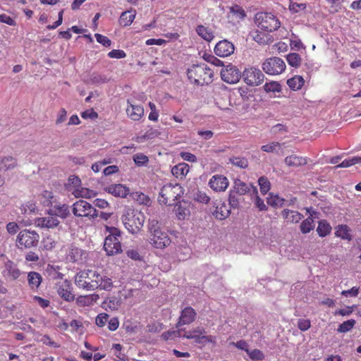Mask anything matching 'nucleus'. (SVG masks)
I'll return each instance as SVG.
<instances>
[{
  "instance_id": "nucleus-1",
  "label": "nucleus",
  "mask_w": 361,
  "mask_h": 361,
  "mask_svg": "<svg viewBox=\"0 0 361 361\" xmlns=\"http://www.w3.org/2000/svg\"><path fill=\"white\" fill-rule=\"evenodd\" d=\"M75 283L79 288L87 291L98 288L109 290L113 286L111 279L91 269H85L77 273L75 276Z\"/></svg>"
},
{
  "instance_id": "nucleus-2",
  "label": "nucleus",
  "mask_w": 361,
  "mask_h": 361,
  "mask_svg": "<svg viewBox=\"0 0 361 361\" xmlns=\"http://www.w3.org/2000/svg\"><path fill=\"white\" fill-rule=\"evenodd\" d=\"M121 221L125 228L131 234L138 233L142 228L145 216V214L132 208L124 210Z\"/></svg>"
},
{
  "instance_id": "nucleus-3",
  "label": "nucleus",
  "mask_w": 361,
  "mask_h": 361,
  "mask_svg": "<svg viewBox=\"0 0 361 361\" xmlns=\"http://www.w3.org/2000/svg\"><path fill=\"white\" fill-rule=\"evenodd\" d=\"M188 78L198 85L209 84L212 82L213 71L205 63L193 65L188 70Z\"/></svg>"
},
{
  "instance_id": "nucleus-4",
  "label": "nucleus",
  "mask_w": 361,
  "mask_h": 361,
  "mask_svg": "<svg viewBox=\"0 0 361 361\" xmlns=\"http://www.w3.org/2000/svg\"><path fill=\"white\" fill-rule=\"evenodd\" d=\"M184 192V188L179 183H166L160 189L158 201L161 204L171 205L183 195Z\"/></svg>"
},
{
  "instance_id": "nucleus-5",
  "label": "nucleus",
  "mask_w": 361,
  "mask_h": 361,
  "mask_svg": "<svg viewBox=\"0 0 361 361\" xmlns=\"http://www.w3.org/2000/svg\"><path fill=\"white\" fill-rule=\"evenodd\" d=\"M109 235L106 237L104 248L108 255H114L121 252L122 247L120 242L121 231L118 228L106 226Z\"/></svg>"
},
{
  "instance_id": "nucleus-6",
  "label": "nucleus",
  "mask_w": 361,
  "mask_h": 361,
  "mask_svg": "<svg viewBox=\"0 0 361 361\" xmlns=\"http://www.w3.org/2000/svg\"><path fill=\"white\" fill-rule=\"evenodd\" d=\"M255 23L259 28L269 32L276 30L281 26V23L276 17L267 12L257 13L255 15Z\"/></svg>"
},
{
  "instance_id": "nucleus-7",
  "label": "nucleus",
  "mask_w": 361,
  "mask_h": 361,
  "mask_svg": "<svg viewBox=\"0 0 361 361\" xmlns=\"http://www.w3.org/2000/svg\"><path fill=\"white\" fill-rule=\"evenodd\" d=\"M150 237L149 243L157 249H164L168 247L171 243V238L168 233L159 228L152 225L149 228Z\"/></svg>"
},
{
  "instance_id": "nucleus-8",
  "label": "nucleus",
  "mask_w": 361,
  "mask_h": 361,
  "mask_svg": "<svg viewBox=\"0 0 361 361\" xmlns=\"http://www.w3.org/2000/svg\"><path fill=\"white\" fill-rule=\"evenodd\" d=\"M73 214L78 217H86L94 219L98 216L97 210L89 202L80 200L72 206Z\"/></svg>"
},
{
  "instance_id": "nucleus-9",
  "label": "nucleus",
  "mask_w": 361,
  "mask_h": 361,
  "mask_svg": "<svg viewBox=\"0 0 361 361\" xmlns=\"http://www.w3.org/2000/svg\"><path fill=\"white\" fill-rule=\"evenodd\" d=\"M284 61L277 56L267 59L262 64V68L265 73L269 75H278L286 70Z\"/></svg>"
},
{
  "instance_id": "nucleus-10",
  "label": "nucleus",
  "mask_w": 361,
  "mask_h": 361,
  "mask_svg": "<svg viewBox=\"0 0 361 361\" xmlns=\"http://www.w3.org/2000/svg\"><path fill=\"white\" fill-rule=\"evenodd\" d=\"M39 240V235L36 231L25 229L18 233L16 243L20 248H30L36 247Z\"/></svg>"
},
{
  "instance_id": "nucleus-11",
  "label": "nucleus",
  "mask_w": 361,
  "mask_h": 361,
  "mask_svg": "<svg viewBox=\"0 0 361 361\" xmlns=\"http://www.w3.org/2000/svg\"><path fill=\"white\" fill-rule=\"evenodd\" d=\"M245 82L250 86H258L264 80V75L257 68L250 67L245 69L243 74Z\"/></svg>"
},
{
  "instance_id": "nucleus-12",
  "label": "nucleus",
  "mask_w": 361,
  "mask_h": 361,
  "mask_svg": "<svg viewBox=\"0 0 361 361\" xmlns=\"http://www.w3.org/2000/svg\"><path fill=\"white\" fill-rule=\"evenodd\" d=\"M204 329L202 327H197L191 331H185L183 334V337L188 339H194L195 341L200 344H204L207 343H213L215 341V338L212 336H205Z\"/></svg>"
},
{
  "instance_id": "nucleus-13",
  "label": "nucleus",
  "mask_w": 361,
  "mask_h": 361,
  "mask_svg": "<svg viewBox=\"0 0 361 361\" xmlns=\"http://www.w3.org/2000/svg\"><path fill=\"white\" fill-rule=\"evenodd\" d=\"M241 72L234 66L229 64L221 71V79L229 84L238 82L241 78Z\"/></svg>"
},
{
  "instance_id": "nucleus-14",
  "label": "nucleus",
  "mask_w": 361,
  "mask_h": 361,
  "mask_svg": "<svg viewBox=\"0 0 361 361\" xmlns=\"http://www.w3.org/2000/svg\"><path fill=\"white\" fill-rule=\"evenodd\" d=\"M57 293L66 302L73 301L75 295L72 293V283L68 280L65 279L63 281L58 282L56 284Z\"/></svg>"
},
{
  "instance_id": "nucleus-15",
  "label": "nucleus",
  "mask_w": 361,
  "mask_h": 361,
  "mask_svg": "<svg viewBox=\"0 0 361 361\" xmlns=\"http://www.w3.org/2000/svg\"><path fill=\"white\" fill-rule=\"evenodd\" d=\"M87 257V252L82 249L71 246L67 250L66 259L69 262L82 264L85 262Z\"/></svg>"
},
{
  "instance_id": "nucleus-16",
  "label": "nucleus",
  "mask_w": 361,
  "mask_h": 361,
  "mask_svg": "<svg viewBox=\"0 0 361 361\" xmlns=\"http://www.w3.org/2000/svg\"><path fill=\"white\" fill-rule=\"evenodd\" d=\"M22 271L18 269V265L11 259L4 262V269L2 274L9 280H17L22 274Z\"/></svg>"
},
{
  "instance_id": "nucleus-17",
  "label": "nucleus",
  "mask_w": 361,
  "mask_h": 361,
  "mask_svg": "<svg viewBox=\"0 0 361 361\" xmlns=\"http://www.w3.org/2000/svg\"><path fill=\"white\" fill-rule=\"evenodd\" d=\"M144 112V108L141 105L135 104L133 100L128 99L126 114L131 120L140 121L143 117Z\"/></svg>"
},
{
  "instance_id": "nucleus-18",
  "label": "nucleus",
  "mask_w": 361,
  "mask_h": 361,
  "mask_svg": "<svg viewBox=\"0 0 361 361\" xmlns=\"http://www.w3.org/2000/svg\"><path fill=\"white\" fill-rule=\"evenodd\" d=\"M235 47L227 39L221 40L214 47V53L219 57H227L233 54Z\"/></svg>"
},
{
  "instance_id": "nucleus-19",
  "label": "nucleus",
  "mask_w": 361,
  "mask_h": 361,
  "mask_svg": "<svg viewBox=\"0 0 361 361\" xmlns=\"http://www.w3.org/2000/svg\"><path fill=\"white\" fill-rule=\"evenodd\" d=\"M191 204L187 201H180L174 206V213L178 220L188 219L191 214Z\"/></svg>"
},
{
  "instance_id": "nucleus-20",
  "label": "nucleus",
  "mask_w": 361,
  "mask_h": 361,
  "mask_svg": "<svg viewBox=\"0 0 361 361\" xmlns=\"http://www.w3.org/2000/svg\"><path fill=\"white\" fill-rule=\"evenodd\" d=\"M228 185V178L222 175H214L209 181V187L215 192L225 191Z\"/></svg>"
},
{
  "instance_id": "nucleus-21",
  "label": "nucleus",
  "mask_w": 361,
  "mask_h": 361,
  "mask_svg": "<svg viewBox=\"0 0 361 361\" xmlns=\"http://www.w3.org/2000/svg\"><path fill=\"white\" fill-rule=\"evenodd\" d=\"M59 223L58 217L53 214L35 219V225L39 228H54L59 226Z\"/></svg>"
},
{
  "instance_id": "nucleus-22",
  "label": "nucleus",
  "mask_w": 361,
  "mask_h": 361,
  "mask_svg": "<svg viewBox=\"0 0 361 361\" xmlns=\"http://www.w3.org/2000/svg\"><path fill=\"white\" fill-rule=\"evenodd\" d=\"M195 317L196 312L193 308L191 307H185L179 317L177 326L191 324L195 320Z\"/></svg>"
},
{
  "instance_id": "nucleus-23",
  "label": "nucleus",
  "mask_w": 361,
  "mask_h": 361,
  "mask_svg": "<svg viewBox=\"0 0 361 361\" xmlns=\"http://www.w3.org/2000/svg\"><path fill=\"white\" fill-rule=\"evenodd\" d=\"M69 192L76 198L90 199L97 195L94 190L83 188L81 185L78 188H70Z\"/></svg>"
},
{
  "instance_id": "nucleus-24",
  "label": "nucleus",
  "mask_w": 361,
  "mask_h": 361,
  "mask_svg": "<svg viewBox=\"0 0 361 361\" xmlns=\"http://www.w3.org/2000/svg\"><path fill=\"white\" fill-rule=\"evenodd\" d=\"M105 190L114 195L115 197H126L130 190H129V188L126 187L123 184H113V185H111L108 187H106L105 188Z\"/></svg>"
},
{
  "instance_id": "nucleus-25",
  "label": "nucleus",
  "mask_w": 361,
  "mask_h": 361,
  "mask_svg": "<svg viewBox=\"0 0 361 361\" xmlns=\"http://www.w3.org/2000/svg\"><path fill=\"white\" fill-rule=\"evenodd\" d=\"M252 185H247L240 179H235L234 180L233 189V192H236L240 195H245L246 193L250 192V195L252 194Z\"/></svg>"
},
{
  "instance_id": "nucleus-26",
  "label": "nucleus",
  "mask_w": 361,
  "mask_h": 361,
  "mask_svg": "<svg viewBox=\"0 0 361 361\" xmlns=\"http://www.w3.org/2000/svg\"><path fill=\"white\" fill-rule=\"evenodd\" d=\"M190 171L189 165L186 163L182 162L171 169L172 174L177 178L183 179L188 173Z\"/></svg>"
},
{
  "instance_id": "nucleus-27",
  "label": "nucleus",
  "mask_w": 361,
  "mask_h": 361,
  "mask_svg": "<svg viewBox=\"0 0 361 361\" xmlns=\"http://www.w3.org/2000/svg\"><path fill=\"white\" fill-rule=\"evenodd\" d=\"M281 215L288 223H298L302 217V215L298 212L288 209H283Z\"/></svg>"
},
{
  "instance_id": "nucleus-28",
  "label": "nucleus",
  "mask_w": 361,
  "mask_h": 361,
  "mask_svg": "<svg viewBox=\"0 0 361 361\" xmlns=\"http://www.w3.org/2000/svg\"><path fill=\"white\" fill-rule=\"evenodd\" d=\"M335 230L336 236L348 241L352 240L353 236L351 235V229L348 226L345 224H341L336 226Z\"/></svg>"
},
{
  "instance_id": "nucleus-29",
  "label": "nucleus",
  "mask_w": 361,
  "mask_h": 361,
  "mask_svg": "<svg viewBox=\"0 0 361 361\" xmlns=\"http://www.w3.org/2000/svg\"><path fill=\"white\" fill-rule=\"evenodd\" d=\"M196 32L201 38L207 42H211L214 38V35L212 29L203 25H197Z\"/></svg>"
},
{
  "instance_id": "nucleus-30",
  "label": "nucleus",
  "mask_w": 361,
  "mask_h": 361,
  "mask_svg": "<svg viewBox=\"0 0 361 361\" xmlns=\"http://www.w3.org/2000/svg\"><path fill=\"white\" fill-rule=\"evenodd\" d=\"M136 12L135 10H129L121 13L119 23L123 26L130 25L135 18Z\"/></svg>"
},
{
  "instance_id": "nucleus-31",
  "label": "nucleus",
  "mask_w": 361,
  "mask_h": 361,
  "mask_svg": "<svg viewBox=\"0 0 361 361\" xmlns=\"http://www.w3.org/2000/svg\"><path fill=\"white\" fill-rule=\"evenodd\" d=\"M99 298V295L96 294L80 295L76 298V302L80 306H90L95 302Z\"/></svg>"
},
{
  "instance_id": "nucleus-32",
  "label": "nucleus",
  "mask_w": 361,
  "mask_h": 361,
  "mask_svg": "<svg viewBox=\"0 0 361 361\" xmlns=\"http://www.w3.org/2000/svg\"><path fill=\"white\" fill-rule=\"evenodd\" d=\"M230 214V210L226 204L222 203L216 207L215 210L213 212V215L216 219L223 220L226 219Z\"/></svg>"
},
{
  "instance_id": "nucleus-33",
  "label": "nucleus",
  "mask_w": 361,
  "mask_h": 361,
  "mask_svg": "<svg viewBox=\"0 0 361 361\" xmlns=\"http://www.w3.org/2000/svg\"><path fill=\"white\" fill-rule=\"evenodd\" d=\"M16 160L13 157H4L0 159V171L12 169L16 166Z\"/></svg>"
},
{
  "instance_id": "nucleus-34",
  "label": "nucleus",
  "mask_w": 361,
  "mask_h": 361,
  "mask_svg": "<svg viewBox=\"0 0 361 361\" xmlns=\"http://www.w3.org/2000/svg\"><path fill=\"white\" fill-rule=\"evenodd\" d=\"M304 83L305 80L300 75H295L287 80V85L294 91L300 90L304 85Z\"/></svg>"
},
{
  "instance_id": "nucleus-35",
  "label": "nucleus",
  "mask_w": 361,
  "mask_h": 361,
  "mask_svg": "<svg viewBox=\"0 0 361 361\" xmlns=\"http://www.w3.org/2000/svg\"><path fill=\"white\" fill-rule=\"evenodd\" d=\"M285 163L288 166H300L306 164V159L297 155H290L285 159Z\"/></svg>"
},
{
  "instance_id": "nucleus-36",
  "label": "nucleus",
  "mask_w": 361,
  "mask_h": 361,
  "mask_svg": "<svg viewBox=\"0 0 361 361\" xmlns=\"http://www.w3.org/2000/svg\"><path fill=\"white\" fill-rule=\"evenodd\" d=\"M27 281L31 288H37L42 282V276L37 272L31 271L27 275Z\"/></svg>"
},
{
  "instance_id": "nucleus-37",
  "label": "nucleus",
  "mask_w": 361,
  "mask_h": 361,
  "mask_svg": "<svg viewBox=\"0 0 361 361\" xmlns=\"http://www.w3.org/2000/svg\"><path fill=\"white\" fill-rule=\"evenodd\" d=\"M286 200L283 198L280 197L278 195H274L269 193L267 197L268 204L274 207H281L285 205Z\"/></svg>"
},
{
  "instance_id": "nucleus-38",
  "label": "nucleus",
  "mask_w": 361,
  "mask_h": 361,
  "mask_svg": "<svg viewBox=\"0 0 361 361\" xmlns=\"http://www.w3.org/2000/svg\"><path fill=\"white\" fill-rule=\"evenodd\" d=\"M317 231L320 237H325L331 233V226L326 221H320Z\"/></svg>"
},
{
  "instance_id": "nucleus-39",
  "label": "nucleus",
  "mask_w": 361,
  "mask_h": 361,
  "mask_svg": "<svg viewBox=\"0 0 361 361\" xmlns=\"http://www.w3.org/2000/svg\"><path fill=\"white\" fill-rule=\"evenodd\" d=\"M252 194L255 196V204L260 211H267V207L264 204V200L258 196V190L256 186H252Z\"/></svg>"
},
{
  "instance_id": "nucleus-40",
  "label": "nucleus",
  "mask_w": 361,
  "mask_h": 361,
  "mask_svg": "<svg viewBox=\"0 0 361 361\" xmlns=\"http://www.w3.org/2000/svg\"><path fill=\"white\" fill-rule=\"evenodd\" d=\"M59 267L48 264L46 271L52 279H63V274L59 271Z\"/></svg>"
},
{
  "instance_id": "nucleus-41",
  "label": "nucleus",
  "mask_w": 361,
  "mask_h": 361,
  "mask_svg": "<svg viewBox=\"0 0 361 361\" xmlns=\"http://www.w3.org/2000/svg\"><path fill=\"white\" fill-rule=\"evenodd\" d=\"M286 60L288 63L295 68H298L301 64V57L297 53H290L287 55Z\"/></svg>"
},
{
  "instance_id": "nucleus-42",
  "label": "nucleus",
  "mask_w": 361,
  "mask_h": 361,
  "mask_svg": "<svg viewBox=\"0 0 361 361\" xmlns=\"http://www.w3.org/2000/svg\"><path fill=\"white\" fill-rule=\"evenodd\" d=\"M314 227L312 217H307L300 224V231L302 233H310Z\"/></svg>"
},
{
  "instance_id": "nucleus-43",
  "label": "nucleus",
  "mask_w": 361,
  "mask_h": 361,
  "mask_svg": "<svg viewBox=\"0 0 361 361\" xmlns=\"http://www.w3.org/2000/svg\"><path fill=\"white\" fill-rule=\"evenodd\" d=\"M264 89L267 92H280L281 91V86L280 83L276 81L267 82L264 85Z\"/></svg>"
},
{
  "instance_id": "nucleus-44",
  "label": "nucleus",
  "mask_w": 361,
  "mask_h": 361,
  "mask_svg": "<svg viewBox=\"0 0 361 361\" xmlns=\"http://www.w3.org/2000/svg\"><path fill=\"white\" fill-rule=\"evenodd\" d=\"M250 35L252 37L253 39L259 43L264 44L267 42V35L262 33L258 30H253L250 32Z\"/></svg>"
},
{
  "instance_id": "nucleus-45",
  "label": "nucleus",
  "mask_w": 361,
  "mask_h": 361,
  "mask_svg": "<svg viewBox=\"0 0 361 361\" xmlns=\"http://www.w3.org/2000/svg\"><path fill=\"white\" fill-rule=\"evenodd\" d=\"M258 183L260 188V192L262 195H265L268 192V191L271 188V183L267 179V178L264 176H262L258 180Z\"/></svg>"
},
{
  "instance_id": "nucleus-46",
  "label": "nucleus",
  "mask_w": 361,
  "mask_h": 361,
  "mask_svg": "<svg viewBox=\"0 0 361 361\" xmlns=\"http://www.w3.org/2000/svg\"><path fill=\"white\" fill-rule=\"evenodd\" d=\"M261 149L266 152H275L279 154L281 149V144L278 142H273L269 144L262 145Z\"/></svg>"
},
{
  "instance_id": "nucleus-47",
  "label": "nucleus",
  "mask_w": 361,
  "mask_h": 361,
  "mask_svg": "<svg viewBox=\"0 0 361 361\" xmlns=\"http://www.w3.org/2000/svg\"><path fill=\"white\" fill-rule=\"evenodd\" d=\"M230 13L238 20H243L246 16L243 8L238 5L231 6L230 8Z\"/></svg>"
},
{
  "instance_id": "nucleus-48",
  "label": "nucleus",
  "mask_w": 361,
  "mask_h": 361,
  "mask_svg": "<svg viewBox=\"0 0 361 361\" xmlns=\"http://www.w3.org/2000/svg\"><path fill=\"white\" fill-rule=\"evenodd\" d=\"M356 322L355 319L347 320L341 324L338 328V331L340 333H346L350 331L355 326Z\"/></svg>"
},
{
  "instance_id": "nucleus-49",
  "label": "nucleus",
  "mask_w": 361,
  "mask_h": 361,
  "mask_svg": "<svg viewBox=\"0 0 361 361\" xmlns=\"http://www.w3.org/2000/svg\"><path fill=\"white\" fill-rule=\"evenodd\" d=\"M361 162V157H354L352 158L345 159L340 164L337 165V168H347L355 164Z\"/></svg>"
},
{
  "instance_id": "nucleus-50",
  "label": "nucleus",
  "mask_w": 361,
  "mask_h": 361,
  "mask_svg": "<svg viewBox=\"0 0 361 361\" xmlns=\"http://www.w3.org/2000/svg\"><path fill=\"white\" fill-rule=\"evenodd\" d=\"M183 330L179 329L178 331L172 330L168 331L162 334L161 337L164 340L168 341L174 339L177 337H183Z\"/></svg>"
},
{
  "instance_id": "nucleus-51",
  "label": "nucleus",
  "mask_w": 361,
  "mask_h": 361,
  "mask_svg": "<svg viewBox=\"0 0 361 361\" xmlns=\"http://www.w3.org/2000/svg\"><path fill=\"white\" fill-rule=\"evenodd\" d=\"M90 81L93 84H102L108 81V78L102 74L94 73L90 76Z\"/></svg>"
},
{
  "instance_id": "nucleus-52",
  "label": "nucleus",
  "mask_w": 361,
  "mask_h": 361,
  "mask_svg": "<svg viewBox=\"0 0 361 361\" xmlns=\"http://www.w3.org/2000/svg\"><path fill=\"white\" fill-rule=\"evenodd\" d=\"M54 195L51 192L45 190L41 195V202L44 206H50L53 202Z\"/></svg>"
},
{
  "instance_id": "nucleus-53",
  "label": "nucleus",
  "mask_w": 361,
  "mask_h": 361,
  "mask_svg": "<svg viewBox=\"0 0 361 361\" xmlns=\"http://www.w3.org/2000/svg\"><path fill=\"white\" fill-rule=\"evenodd\" d=\"M247 354L248 355L249 357L255 361L257 360H262L264 358V355L259 349H254V350H250L247 351Z\"/></svg>"
},
{
  "instance_id": "nucleus-54",
  "label": "nucleus",
  "mask_w": 361,
  "mask_h": 361,
  "mask_svg": "<svg viewBox=\"0 0 361 361\" xmlns=\"http://www.w3.org/2000/svg\"><path fill=\"white\" fill-rule=\"evenodd\" d=\"M230 162L240 169H245L248 166V161L243 157H233L230 159Z\"/></svg>"
},
{
  "instance_id": "nucleus-55",
  "label": "nucleus",
  "mask_w": 361,
  "mask_h": 361,
  "mask_svg": "<svg viewBox=\"0 0 361 361\" xmlns=\"http://www.w3.org/2000/svg\"><path fill=\"white\" fill-rule=\"evenodd\" d=\"M69 207L67 204H62L56 208V212L54 216H60L62 219L66 218L69 214Z\"/></svg>"
},
{
  "instance_id": "nucleus-56",
  "label": "nucleus",
  "mask_w": 361,
  "mask_h": 361,
  "mask_svg": "<svg viewBox=\"0 0 361 361\" xmlns=\"http://www.w3.org/2000/svg\"><path fill=\"white\" fill-rule=\"evenodd\" d=\"M42 246L46 250H51L55 246V241L50 236L44 237L42 240Z\"/></svg>"
},
{
  "instance_id": "nucleus-57",
  "label": "nucleus",
  "mask_w": 361,
  "mask_h": 361,
  "mask_svg": "<svg viewBox=\"0 0 361 361\" xmlns=\"http://www.w3.org/2000/svg\"><path fill=\"white\" fill-rule=\"evenodd\" d=\"M21 210L24 214L35 213L37 211V206L35 202L30 201L22 206Z\"/></svg>"
},
{
  "instance_id": "nucleus-58",
  "label": "nucleus",
  "mask_w": 361,
  "mask_h": 361,
  "mask_svg": "<svg viewBox=\"0 0 361 361\" xmlns=\"http://www.w3.org/2000/svg\"><path fill=\"white\" fill-rule=\"evenodd\" d=\"M133 161L137 166H144L149 161V159L144 154L137 153L133 156Z\"/></svg>"
},
{
  "instance_id": "nucleus-59",
  "label": "nucleus",
  "mask_w": 361,
  "mask_h": 361,
  "mask_svg": "<svg viewBox=\"0 0 361 361\" xmlns=\"http://www.w3.org/2000/svg\"><path fill=\"white\" fill-rule=\"evenodd\" d=\"M149 107L151 110V112L149 114L148 118L152 121H157L159 118V111L157 109L155 104L153 102H149Z\"/></svg>"
},
{
  "instance_id": "nucleus-60",
  "label": "nucleus",
  "mask_w": 361,
  "mask_h": 361,
  "mask_svg": "<svg viewBox=\"0 0 361 361\" xmlns=\"http://www.w3.org/2000/svg\"><path fill=\"white\" fill-rule=\"evenodd\" d=\"M81 185V180L78 176H71L68 178L67 188L69 191L70 188H78Z\"/></svg>"
},
{
  "instance_id": "nucleus-61",
  "label": "nucleus",
  "mask_w": 361,
  "mask_h": 361,
  "mask_svg": "<svg viewBox=\"0 0 361 361\" xmlns=\"http://www.w3.org/2000/svg\"><path fill=\"white\" fill-rule=\"evenodd\" d=\"M194 198L196 201L203 204H207L210 200V197L204 192L202 191H198L195 193Z\"/></svg>"
},
{
  "instance_id": "nucleus-62",
  "label": "nucleus",
  "mask_w": 361,
  "mask_h": 361,
  "mask_svg": "<svg viewBox=\"0 0 361 361\" xmlns=\"http://www.w3.org/2000/svg\"><path fill=\"white\" fill-rule=\"evenodd\" d=\"M108 56L111 59H123L126 56L124 51L121 49H113L108 53Z\"/></svg>"
},
{
  "instance_id": "nucleus-63",
  "label": "nucleus",
  "mask_w": 361,
  "mask_h": 361,
  "mask_svg": "<svg viewBox=\"0 0 361 361\" xmlns=\"http://www.w3.org/2000/svg\"><path fill=\"white\" fill-rule=\"evenodd\" d=\"M94 36L97 42H99V44H102L106 47H109L111 46V42L107 37L98 33L95 34Z\"/></svg>"
},
{
  "instance_id": "nucleus-64",
  "label": "nucleus",
  "mask_w": 361,
  "mask_h": 361,
  "mask_svg": "<svg viewBox=\"0 0 361 361\" xmlns=\"http://www.w3.org/2000/svg\"><path fill=\"white\" fill-rule=\"evenodd\" d=\"M180 156L183 160L191 163H195L197 161L196 156L190 152H182L180 153Z\"/></svg>"
}]
</instances>
